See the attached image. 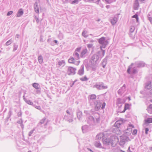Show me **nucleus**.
Returning <instances> with one entry per match:
<instances>
[{
  "label": "nucleus",
  "mask_w": 152,
  "mask_h": 152,
  "mask_svg": "<svg viewBox=\"0 0 152 152\" xmlns=\"http://www.w3.org/2000/svg\"><path fill=\"white\" fill-rule=\"evenodd\" d=\"M148 86H149L150 87H151V83H150L149 84V85L148 86H146V87H147V88H148Z\"/></svg>",
  "instance_id": "a18cd8bd"
},
{
  "label": "nucleus",
  "mask_w": 152,
  "mask_h": 152,
  "mask_svg": "<svg viewBox=\"0 0 152 152\" xmlns=\"http://www.w3.org/2000/svg\"><path fill=\"white\" fill-rule=\"evenodd\" d=\"M59 66H64L65 65V62L64 60H62L58 61L57 64Z\"/></svg>",
  "instance_id": "f3484780"
},
{
  "label": "nucleus",
  "mask_w": 152,
  "mask_h": 152,
  "mask_svg": "<svg viewBox=\"0 0 152 152\" xmlns=\"http://www.w3.org/2000/svg\"><path fill=\"white\" fill-rule=\"evenodd\" d=\"M117 21L116 18H114L111 20V23L113 25H114L116 23Z\"/></svg>",
  "instance_id": "412c9836"
},
{
  "label": "nucleus",
  "mask_w": 152,
  "mask_h": 152,
  "mask_svg": "<svg viewBox=\"0 0 152 152\" xmlns=\"http://www.w3.org/2000/svg\"><path fill=\"white\" fill-rule=\"evenodd\" d=\"M130 69H131V68L130 67H129L128 69H127V72L129 73H130Z\"/></svg>",
  "instance_id": "79ce46f5"
},
{
  "label": "nucleus",
  "mask_w": 152,
  "mask_h": 152,
  "mask_svg": "<svg viewBox=\"0 0 152 152\" xmlns=\"http://www.w3.org/2000/svg\"><path fill=\"white\" fill-rule=\"evenodd\" d=\"M149 131V129L148 128H146L145 129V133L146 134H148V132Z\"/></svg>",
  "instance_id": "c9c22d12"
},
{
  "label": "nucleus",
  "mask_w": 152,
  "mask_h": 152,
  "mask_svg": "<svg viewBox=\"0 0 152 152\" xmlns=\"http://www.w3.org/2000/svg\"><path fill=\"white\" fill-rule=\"evenodd\" d=\"M151 150L152 151V147L151 148Z\"/></svg>",
  "instance_id": "052dcab7"
},
{
  "label": "nucleus",
  "mask_w": 152,
  "mask_h": 152,
  "mask_svg": "<svg viewBox=\"0 0 152 152\" xmlns=\"http://www.w3.org/2000/svg\"><path fill=\"white\" fill-rule=\"evenodd\" d=\"M103 54L104 55V51H103Z\"/></svg>",
  "instance_id": "13d9d810"
},
{
  "label": "nucleus",
  "mask_w": 152,
  "mask_h": 152,
  "mask_svg": "<svg viewBox=\"0 0 152 152\" xmlns=\"http://www.w3.org/2000/svg\"><path fill=\"white\" fill-rule=\"evenodd\" d=\"M81 47H80L77 48L75 49V52H79L80 51V50H81Z\"/></svg>",
  "instance_id": "c756f323"
},
{
  "label": "nucleus",
  "mask_w": 152,
  "mask_h": 152,
  "mask_svg": "<svg viewBox=\"0 0 152 152\" xmlns=\"http://www.w3.org/2000/svg\"><path fill=\"white\" fill-rule=\"evenodd\" d=\"M24 101L26 102L27 104L30 105H33V103L30 100L28 99H27L26 98H24Z\"/></svg>",
  "instance_id": "4468645a"
},
{
  "label": "nucleus",
  "mask_w": 152,
  "mask_h": 152,
  "mask_svg": "<svg viewBox=\"0 0 152 152\" xmlns=\"http://www.w3.org/2000/svg\"><path fill=\"white\" fill-rule=\"evenodd\" d=\"M137 130L136 129H134L133 130L132 132V134L133 135H135L137 134Z\"/></svg>",
  "instance_id": "2f4dec72"
},
{
  "label": "nucleus",
  "mask_w": 152,
  "mask_h": 152,
  "mask_svg": "<svg viewBox=\"0 0 152 152\" xmlns=\"http://www.w3.org/2000/svg\"><path fill=\"white\" fill-rule=\"evenodd\" d=\"M80 80L82 81L86 80V76H84L83 78H80Z\"/></svg>",
  "instance_id": "473e14b6"
},
{
  "label": "nucleus",
  "mask_w": 152,
  "mask_h": 152,
  "mask_svg": "<svg viewBox=\"0 0 152 152\" xmlns=\"http://www.w3.org/2000/svg\"><path fill=\"white\" fill-rule=\"evenodd\" d=\"M149 19L150 21V22L152 23V18L149 17Z\"/></svg>",
  "instance_id": "37998d69"
},
{
  "label": "nucleus",
  "mask_w": 152,
  "mask_h": 152,
  "mask_svg": "<svg viewBox=\"0 0 152 152\" xmlns=\"http://www.w3.org/2000/svg\"><path fill=\"white\" fill-rule=\"evenodd\" d=\"M82 35L84 37H86V33L85 31H83L82 34Z\"/></svg>",
  "instance_id": "58836bf2"
},
{
  "label": "nucleus",
  "mask_w": 152,
  "mask_h": 152,
  "mask_svg": "<svg viewBox=\"0 0 152 152\" xmlns=\"http://www.w3.org/2000/svg\"><path fill=\"white\" fill-rule=\"evenodd\" d=\"M34 10L35 12L38 13L39 12V7L38 6V3L37 1H36L34 4Z\"/></svg>",
  "instance_id": "0eeeda50"
},
{
  "label": "nucleus",
  "mask_w": 152,
  "mask_h": 152,
  "mask_svg": "<svg viewBox=\"0 0 152 152\" xmlns=\"http://www.w3.org/2000/svg\"><path fill=\"white\" fill-rule=\"evenodd\" d=\"M86 54V49H84L81 52L80 57H83L85 54Z\"/></svg>",
  "instance_id": "5701e85b"
},
{
  "label": "nucleus",
  "mask_w": 152,
  "mask_h": 152,
  "mask_svg": "<svg viewBox=\"0 0 152 152\" xmlns=\"http://www.w3.org/2000/svg\"><path fill=\"white\" fill-rule=\"evenodd\" d=\"M73 57L76 60H78L80 58L79 54L77 52H75L73 55Z\"/></svg>",
  "instance_id": "9d476101"
},
{
  "label": "nucleus",
  "mask_w": 152,
  "mask_h": 152,
  "mask_svg": "<svg viewBox=\"0 0 152 152\" xmlns=\"http://www.w3.org/2000/svg\"><path fill=\"white\" fill-rule=\"evenodd\" d=\"M35 108H37V109H38L39 110H41V107L39 106H37L35 107Z\"/></svg>",
  "instance_id": "4c0bfd02"
},
{
  "label": "nucleus",
  "mask_w": 152,
  "mask_h": 152,
  "mask_svg": "<svg viewBox=\"0 0 152 152\" xmlns=\"http://www.w3.org/2000/svg\"><path fill=\"white\" fill-rule=\"evenodd\" d=\"M54 41L56 43H57L58 42L56 40H54Z\"/></svg>",
  "instance_id": "3c124183"
},
{
  "label": "nucleus",
  "mask_w": 152,
  "mask_h": 152,
  "mask_svg": "<svg viewBox=\"0 0 152 152\" xmlns=\"http://www.w3.org/2000/svg\"><path fill=\"white\" fill-rule=\"evenodd\" d=\"M36 93L37 94H40V92H41L40 89L37 90L36 91Z\"/></svg>",
  "instance_id": "e433bc0d"
},
{
  "label": "nucleus",
  "mask_w": 152,
  "mask_h": 152,
  "mask_svg": "<svg viewBox=\"0 0 152 152\" xmlns=\"http://www.w3.org/2000/svg\"><path fill=\"white\" fill-rule=\"evenodd\" d=\"M28 152H31L30 151H28Z\"/></svg>",
  "instance_id": "0e129e2a"
},
{
  "label": "nucleus",
  "mask_w": 152,
  "mask_h": 152,
  "mask_svg": "<svg viewBox=\"0 0 152 152\" xmlns=\"http://www.w3.org/2000/svg\"><path fill=\"white\" fill-rule=\"evenodd\" d=\"M50 40H51V39H48V42H49L50 41Z\"/></svg>",
  "instance_id": "603ef678"
},
{
  "label": "nucleus",
  "mask_w": 152,
  "mask_h": 152,
  "mask_svg": "<svg viewBox=\"0 0 152 152\" xmlns=\"http://www.w3.org/2000/svg\"><path fill=\"white\" fill-rule=\"evenodd\" d=\"M35 130V128L33 129L32 130H31L28 133V135L29 136H31L32 134L34 132Z\"/></svg>",
  "instance_id": "393cba45"
},
{
  "label": "nucleus",
  "mask_w": 152,
  "mask_h": 152,
  "mask_svg": "<svg viewBox=\"0 0 152 152\" xmlns=\"http://www.w3.org/2000/svg\"><path fill=\"white\" fill-rule=\"evenodd\" d=\"M68 62L70 63L74 64L77 65L79 64L80 61H76L75 60V59L73 57H70L68 59Z\"/></svg>",
  "instance_id": "20e7f679"
},
{
  "label": "nucleus",
  "mask_w": 152,
  "mask_h": 152,
  "mask_svg": "<svg viewBox=\"0 0 152 152\" xmlns=\"http://www.w3.org/2000/svg\"><path fill=\"white\" fill-rule=\"evenodd\" d=\"M130 149V147L129 148L128 150H129Z\"/></svg>",
  "instance_id": "bf43d9fd"
},
{
  "label": "nucleus",
  "mask_w": 152,
  "mask_h": 152,
  "mask_svg": "<svg viewBox=\"0 0 152 152\" xmlns=\"http://www.w3.org/2000/svg\"><path fill=\"white\" fill-rule=\"evenodd\" d=\"M46 120V118H44L42 120H41L40 122L38 124L37 127L38 128L42 127V124H43Z\"/></svg>",
  "instance_id": "423d86ee"
},
{
  "label": "nucleus",
  "mask_w": 152,
  "mask_h": 152,
  "mask_svg": "<svg viewBox=\"0 0 152 152\" xmlns=\"http://www.w3.org/2000/svg\"><path fill=\"white\" fill-rule=\"evenodd\" d=\"M98 105L99 106V107H100L101 106V104L100 103H98L97 104V106Z\"/></svg>",
  "instance_id": "49530a36"
},
{
  "label": "nucleus",
  "mask_w": 152,
  "mask_h": 152,
  "mask_svg": "<svg viewBox=\"0 0 152 152\" xmlns=\"http://www.w3.org/2000/svg\"><path fill=\"white\" fill-rule=\"evenodd\" d=\"M129 127H132V128H134V126L132 124H130L129 125Z\"/></svg>",
  "instance_id": "c03bdc74"
},
{
  "label": "nucleus",
  "mask_w": 152,
  "mask_h": 152,
  "mask_svg": "<svg viewBox=\"0 0 152 152\" xmlns=\"http://www.w3.org/2000/svg\"><path fill=\"white\" fill-rule=\"evenodd\" d=\"M73 114L71 109L67 110L66 111V114L65 115L64 119L69 123L73 121Z\"/></svg>",
  "instance_id": "f257e3e1"
},
{
  "label": "nucleus",
  "mask_w": 152,
  "mask_h": 152,
  "mask_svg": "<svg viewBox=\"0 0 152 152\" xmlns=\"http://www.w3.org/2000/svg\"><path fill=\"white\" fill-rule=\"evenodd\" d=\"M23 13V12L22 9H19L18 12L17 16V17H20L22 15Z\"/></svg>",
  "instance_id": "f8f14e48"
},
{
  "label": "nucleus",
  "mask_w": 152,
  "mask_h": 152,
  "mask_svg": "<svg viewBox=\"0 0 152 152\" xmlns=\"http://www.w3.org/2000/svg\"><path fill=\"white\" fill-rule=\"evenodd\" d=\"M82 129L83 133L86 132V126L85 125L83 126L82 127Z\"/></svg>",
  "instance_id": "cd10ccee"
},
{
  "label": "nucleus",
  "mask_w": 152,
  "mask_h": 152,
  "mask_svg": "<svg viewBox=\"0 0 152 152\" xmlns=\"http://www.w3.org/2000/svg\"><path fill=\"white\" fill-rule=\"evenodd\" d=\"M79 0H75L72 1V4H76L78 3Z\"/></svg>",
  "instance_id": "c85d7f7f"
},
{
  "label": "nucleus",
  "mask_w": 152,
  "mask_h": 152,
  "mask_svg": "<svg viewBox=\"0 0 152 152\" xmlns=\"http://www.w3.org/2000/svg\"><path fill=\"white\" fill-rule=\"evenodd\" d=\"M35 19L36 20V21L37 23H38L39 22V19L37 17H35Z\"/></svg>",
  "instance_id": "ea45409f"
},
{
  "label": "nucleus",
  "mask_w": 152,
  "mask_h": 152,
  "mask_svg": "<svg viewBox=\"0 0 152 152\" xmlns=\"http://www.w3.org/2000/svg\"><path fill=\"white\" fill-rule=\"evenodd\" d=\"M99 43L104 45L107 44V41L105 40V38L104 37H102L99 39Z\"/></svg>",
  "instance_id": "39448f33"
},
{
  "label": "nucleus",
  "mask_w": 152,
  "mask_h": 152,
  "mask_svg": "<svg viewBox=\"0 0 152 152\" xmlns=\"http://www.w3.org/2000/svg\"><path fill=\"white\" fill-rule=\"evenodd\" d=\"M123 123V121L122 120H119L116 121L115 124V126H116L118 128L120 127L121 125Z\"/></svg>",
  "instance_id": "1a4fd4ad"
},
{
  "label": "nucleus",
  "mask_w": 152,
  "mask_h": 152,
  "mask_svg": "<svg viewBox=\"0 0 152 152\" xmlns=\"http://www.w3.org/2000/svg\"><path fill=\"white\" fill-rule=\"evenodd\" d=\"M47 125V124H46V123L44 125L45 126V125Z\"/></svg>",
  "instance_id": "4d7b16f0"
},
{
  "label": "nucleus",
  "mask_w": 152,
  "mask_h": 152,
  "mask_svg": "<svg viewBox=\"0 0 152 152\" xmlns=\"http://www.w3.org/2000/svg\"><path fill=\"white\" fill-rule=\"evenodd\" d=\"M77 115L78 119L79 120H81V117L82 115V112L80 111H78L77 112Z\"/></svg>",
  "instance_id": "ddd939ff"
},
{
  "label": "nucleus",
  "mask_w": 152,
  "mask_h": 152,
  "mask_svg": "<svg viewBox=\"0 0 152 152\" xmlns=\"http://www.w3.org/2000/svg\"><path fill=\"white\" fill-rule=\"evenodd\" d=\"M23 99H24V98H25V96H23Z\"/></svg>",
  "instance_id": "5fc2aeb1"
},
{
  "label": "nucleus",
  "mask_w": 152,
  "mask_h": 152,
  "mask_svg": "<svg viewBox=\"0 0 152 152\" xmlns=\"http://www.w3.org/2000/svg\"><path fill=\"white\" fill-rule=\"evenodd\" d=\"M32 105L33 107H35L36 106V105H35L34 104H33V105Z\"/></svg>",
  "instance_id": "864d4df0"
},
{
  "label": "nucleus",
  "mask_w": 152,
  "mask_h": 152,
  "mask_svg": "<svg viewBox=\"0 0 152 152\" xmlns=\"http://www.w3.org/2000/svg\"><path fill=\"white\" fill-rule=\"evenodd\" d=\"M40 41L41 42H43L42 38V37H40Z\"/></svg>",
  "instance_id": "8fccbe9b"
},
{
  "label": "nucleus",
  "mask_w": 152,
  "mask_h": 152,
  "mask_svg": "<svg viewBox=\"0 0 152 152\" xmlns=\"http://www.w3.org/2000/svg\"><path fill=\"white\" fill-rule=\"evenodd\" d=\"M130 106V105H129V104H127V103L126 104H125V105L124 106V110L123 111V112H124L127 109H129V108Z\"/></svg>",
  "instance_id": "a211bd4d"
},
{
  "label": "nucleus",
  "mask_w": 152,
  "mask_h": 152,
  "mask_svg": "<svg viewBox=\"0 0 152 152\" xmlns=\"http://www.w3.org/2000/svg\"><path fill=\"white\" fill-rule=\"evenodd\" d=\"M38 60L39 63L40 64H41L42 63L43 61V58L41 55H40L38 56Z\"/></svg>",
  "instance_id": "dca6fc26"
},
{
  "label": "nucleus",
  "mask_w": 152,
  "mask_h": 152,
  "mask_svg": "<svg viewBox=\"0 0 152 152\" xmlns=\"http://www.w3.org/2000/svg\"><path fill=\"white\" fill-rule=\"evenodd\" d=\"M132 18H135L136 19L137 22L138 21V18L137 15L135 14L132 16Z\"/></svg>",
  "instance_id": "bb28decb"
},
{
  "label": "nucleus",
  "mask_w": 152,
  "mask_h": 152,
  "mask_svg": "<svg viewBox=\"0 0 152 152\" xmlns=\"http://www.w3.org/2000/svg\"><path fill=\"white\" fill-rule=\"evenodd\" d=\"M116 139V137L115 136H113L110 137V139H105L104 140V141L107 143H113L115 141V140Z\"/></svg>",
  "instance_id": "7ed1b4c3"
},
{
  "label": "nucleus",
  "mask_w": 152,
  "mask_h": 152,
  "mask_svg": "<svg viewBox=\"0 0 152 152\" xmlns=\"http://www.w3.org/2000/svg\"><path fill=\"white\" fill-rule=\"evenodd\" d=\"M22 113L21 112H19L18 113V117H20L21 116Z\"/></svg>",
  "instance_id": "f704fd0d"
},
{
  "label": "nucleus",
  "mask_w": 152,
  "mask_h": 152,
  "mask_svg": "<svg viewBox=\"0 0 152 152\" xmlns=\"http://www.w3.org/2000/svg\"><path fill=\"white\" fill-rule=\"evenodd\" d=\"M12 42V40L10 39L6 42V45L7 46H8L11 44Z\"/></svg>",
  "instance_id": "b1692460"
},
{
  "label": "nucleus",
  "mask_w": 152,
  "mask_h": 152,
  "mask_svg": "<svg viewBox=\"0 0 152 152\" xmlns=\"http://www.w3.org/2000/svg\"><path fill=\"white\" fill-rule=\"evenodd\" d=\"M75 83V82H73V83H72V84L70 86L71 87H72L74 85V84Z\"/></svg>",
  "instance_id": "09e8293b"
},
{
  "label": "nucleus",
  "mask_w": 152,
  "mask_h": 152,
  "mask_svg": "<svg viewBox=\"0 0 152 152\" xmlns=\"http://www.w3.org/2000/svg\"><path fill=\"white\" fill-rule=\"evenodd\" d=\"M105 105H106L105 103L104 102L102 104V109H103L105 107Z\"/></svg>",
  "instance_id": "72a5a7b5"
},
{
  "label": "nucleus",
  "mask_w": 152,
  "mask_h": 152,
  "mask_svg": "<svg viewBox=\"0 0 152 152\" xmlns=\"http://www.w3.org/2000/svg\"><path fill=\"white\" fill-rule=\"evenodd\" d=\"M102 46H101V49H102Z\"/></svg>",
  "instance_id": "e2e57ef3"
},
{
  "label": "nucleus",
  "mask_w": 152,
  "mask_h": 152,
  "mask_svg": "<svg viewBox=\"0 0 152 152\" xmlns=\"http://www.w3.org/2000/svg\"><path fill=\"white\" fill-rule=\"evenodd\" d=\"M84 66L82 65L80 67V69L78 71L77 74L80 75H82L84 73Z\"/></svg>",
  "instance_id": "6e6552de"
},
{
  "label": "nucleus",
  "mask_w": 152,
  "mask_h": 152,
  "mask_svg": "<svg viewBox=\"0 0 152 152\" xmlns=\"http://www.w3.org/2000/svg\"><path fill=\"white\" fill-rule=\"evenodd\" d=\"M76 68L72 66H69L68 68L67 74L69 75H74L76 73Z\"/></svg>",
  "instance_id": "f03ea898"
},
{
  "label": "nucleus",
  "mask_w": 152,
  "mask_h": 152,
  "mask_svg": "<svg viewBox=\"0 0 152 152\" xmlns=\"http://www.w3.org/2000/svg\"><path fill=\"white\" fill-rule=\"evenodd\" d=\"M32 86L37 90L40 89L41 88L40 85L38 83H34L32 84Z\"/></svg>",
  "instance_id": "9b49d317"
},
{
  "label": "nucleus",
  "mask_w": 152,
  "mask_h": 152,
  "mask_svg": "<svg viewBox=\"0 0 152 152\" xmlns=\"http://www.w3.org/2000/svg\"><path fill=\"white\" fill-rule=\"evenodd\" d=\"M18 123L19 124H22V121L20 120V121H18Z\"/></svg>",
  "instance_id": "a19ab883"
},
{
  "label": "nucleus",
  "mask_w": 152,
  "mask_h": 152,
  "mask_svg": "<svg viewBox=\"0 0 152 152\" xmlns=\"http://www.w3.org/2000/svg\"><path fill=\"white\" fill-rule=\"evenodd\" d=\"M136 72V70H134V71L133 72V73H134Z\"/></svg>",
  "instance_id": "6e6d98bb"
},
{
  "label": "nucleus",
  "mask_w": 152,
  "mask_h": 152,
  "mask_svg": "<svg viewBox=\"0 0 152 152\" xmlns=\"http://www.w3.org/2000/svg\"><path fill=\"white\" fill-rule=\"evenodd\" d=\"M12 13H13V12L12 11H9V12H8V13L7 14V16H9L11 15L12 14Z\"/></svg>",
  "instance_id": "7c9ffc66"
},
{
  "label": "nucleus",
  "mask_w": 152,
  "mask_h": 152,
  "mask_svg": "<svg viewBox=\"0 0 152 152\" xmlns=\"http://www.w3.org/2000/svg\"><path fill=\"white\" fill-rule=\"evenodd\" d=\"M96 97V96L95 95H91L90 96V98L91 99H95Z\"/></svg>",
  "instance_id": "a878e982"
},
{
  "label": "nucleus",
  "mask_w": 152,
  "mask_h": 152,
  "mask_svg": "<svg viewBox=\"0 0 152 152\" xmlns=\"http://www.w3.org/2000/svg\"><path fill=\"white\" fill-rule=\"evenodd\" d=\"M12 114V111L11 110H10L8 112V115L7 117L6 118V120L7 121L11 117V115Z\"/></svg>",
  "instance_id": "2eb2a0df"
},
{
  "label": "nucleus",
  "mask_w": 152,
  "mask_h": 152,
  "mask_svg": "<svg viewBox=\"0 0 152 152\" xmlns=\"http://www.w3.org/2000/svg\"><path fill=\"white\" fill-rule=\"evenodd\" d=\"M148 110L150 113H152V104H151L148 108Z\"/></svg>",
  "instance_id": "aec40b11"
},
{
  "label": "nucleus",
  "mask_w": 152,
  "mask_h": 152,
  "mask_svg": "<svg viewBox=\"0 0 152 152\" xmlns=\"http://www.w3.org/2000/svg\"><path fill=\"white\" fill-rule=\"evenodd\" d=\"M1 50H0V53H1Z\"/></svg>",
  "instance_id": "680f3d73"
},
{
  "label": "nucleus",
  "mask_w": 152,
  "mask_h": 152,
  "mask_svg": "<svg viewBox=\"0 0 152 152\" xmlns=\"http://www.w3.org/2000/svg\"><path fill=\"white\" fill-rule=\"evenodd\" d=\"M18 47V45H16L15 43H14L13 45V51L14 52L17 49Z\"/></svg>",
  "instance_id": "4be33fe9"
},
{
  "label": "nucleus",
  "mask_w": 152,
  "mask_h": 152,
  "mask_svg": "<svg viewBox=\"0 0 152 152\" xmlns=\"http://www.w3.org/2000/svg\"><path fill=\"white\" fill-rule=\"evenodd\" d=\"M16 36L17 38H19V35L18 34H16Z\"/></svg>",
  "instance_id": "de8ad7c7"
},
{
  "label": "nucleus",
  "mask_w": 152,
  "mask_h": 152,
  "mask_svg": "<svg viewBox=\"0 0 152 152\" xmlns=\"http://www.w3.org/2000/svg\"><path fill=\"white\" fill-rule=\"evenodd\" d=\"M145 122L147 124L152 123V118H148L145 120Z\"/></svg>",
  "instance_id": "6ab92c4d"
}]
</instances>
